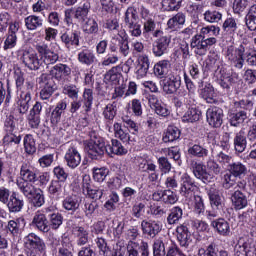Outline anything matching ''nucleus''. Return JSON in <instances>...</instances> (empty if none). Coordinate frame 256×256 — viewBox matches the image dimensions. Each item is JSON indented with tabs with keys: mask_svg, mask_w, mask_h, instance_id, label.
Segmentation results:
<instances>
[{
	"mask_svg": "<svg viewBox=\"0 0 256 256\" xmlns=\"http://www.w3.org/2000/svg\"><path fill=\"white\" fill-rule=\"evenodd\" d=\"M179 137H181V130H179L177 126H168L163 134L162 141L164 143H173V141H177Z\"/></svg>",
	"mask_w": 256,
	"mask_h": 256,
	"instance_id": "a18cd8bd",
	"label": "nucleus"
},
{
	"mask_svg": "<svg viewBox=\"0 0 256 256\" xmlns=\"http://www.w3.org/2000/svg\"><path fill=\"white\" fill-rule=\"evenodd\" d=\"M223 117H225L223 109L217 106H212L206 111V121L210 127L215 129H219L223 125Z\"/></svg>",
	"mask_w": 256,
	"mask_h": 256,
	"instance_id": "9d476101",
	"label": "nucleus"
},
{
	"mask_svg": "<svg viewBox=\"0 0 256 256\" xmlns=\"http://www.w3.org/2000/svg\"><path fill=\"white\" fill-rule=\"evenodd\" d=\"M210 225L214 228L216 233L222 237H229L231 234V226L229 225V222L225 220V218L215 219L210 223Z\"/></svg>",
	"mask_w": 256,
	"mask_h": 256,
	"instance_id": "c85d7f7f",
	"label": "nucleus"
},
{
	"mask_svg": "<svg viewBox=\"0 0 256 256\" xmlns=\"http://www.w3.org/2000/svg\"><path fill=\"white\" fill-rule=\"evenodd\" d=\"M188 155L198 159H205V157H209V149L201 144H194L188 148Z\"/></svg>",
	"mask_w": 256,
	"mask_h": 256,
	"instance_id": "37998d69",
	"label": "nucleus"
},
{
	"mask_svg": "<svg viewBox=\"0 0 256 256\" xmlns=\"http://www.w3.org/2000/svg\"><path fill=\"white\" fill-rule=\"evenodd\" d=\"M156 38L157 39L152 44V53L154 57H163V55L169 51V45H171V36L161 35Z\"/></svg>",
	"mask_w": 256,
	"mask_h": 256,
	"instance_id": "f8f14e48",
	"label": "nucleus"
},
{
	"mask_svg": "<svg viewBox=\"0 0 256 256\" xmlns=\"http://www.w3.org/2000/svg\"><path fill=\"white\" fill-rule=\"evenodd\" d=\"M233 145L236 153H243L247 149V134L244 129L235 134Z\"/></svg>",
	"mask_w": 256,
	"mask_h": 256,
	"instance_id": "72a5a7b5",
	"label": "nucleus"
},
{
	"mask_svg": "<svg viewBox=\"0 0 256 256\" xmlns=\"http://www.w3.org/2000/svg\"><path fill=\"white\" fill-rule=\"evenodd\" d=\"M102 115L106 121H113L115 119V116L117 115V102H112L107 104L103 108Z\"/></svg>",
	"mask_w": 256,
	"mask_h": 256,
	"instance_id": "4d7b16f0",
	"label": "nucleus"
},
{
	"mask_svg": "<svg viewBox=\"0 0 256 256\" xmlns=\"http://www.w3.org/2000/svg\"><path fill=\"white\" fill-rule=\"evenodd\" d=\"M206 169H208L209 175H221L223 168L214 159L210 158L206 162Z\"/></svg>",
	"mask_w": 256,
	"mask_h": 256,
	"instance_id": "0e129e2a",
	"label": "nucleus"
},
{
	"mask_svg": "<svg viewBox=\"0 0 256 256\" xmlns=\"http://www.w3.org/2000/svg\"><path fill=\"white\" fill-rule=\"evenodd\" d=\"M86 151L91 159L99 161V159H103V155H105V151H107V146H105L103 138L95 137L87 142Z\"/></svg>",
	"mask_w": 256,
	"mask_h": 256,
	"instance_id": "20e7f679",
	"label": "nucleus"
},
{
	"mask_svg": "<svg viewBox=\"0 0 256 256\" xmlns=\"http://www.w3.org/2000/svg\"><path fill=\"white\" fill-rule=\"evenodd\" d=\"M186 16L183 12H178L172 18H170L167 22L168 29L171 31H179L183 25H185Z\"/></svg>",
	"mask_w": 256,
	"mask_h": 256,
	"instance_id": "79ce46f5",
	"label": "nucleus"
},
{
	"mask_svg": "<svg viewBox=\"0 0 256 256\" xmlns=\"http://www.w3.org/2000/svg\"><path fill=\"white\" fill-rule=\"evenodd\" d=\"M60 41L66 49L79 47L81 45V31L67 28L64 32H61Z\"/></svg>",
	"mask_w": 256,
	"mask_h": 256,
	"instance_id": "423d86ee",
	"label": "nucleus"
},
{
	"mask_svg": "<svg viewBox=\"0 0 256 256\" xmlns=\"http://www.w3.org/2000/svg\"><path fill=\"white\" fill-rule=\"evenodd\" d=\"M234 251L236 256H253L251 253V240L244 242L242 245L237 244Z\"/></svg>",
	"mask_w": 256,
	"mask_h": 256,
	"instance_id": "bf43d9fd",
	"label": "nucleus"
},
{
	"mask_svg": "<svg viewBox=\"0 0 256 256\" xmlns=\"http://www.w3.org/2000/svg\"><path fill=\"white\" fill-rule=\"evenodd\" d=\"M138 171L141 173H148V183H157L159 181V172L157 171V165L151 160L145 158H138Z\"/></svg>",
	"mask_w": 256,
	"mask_h": 256,
	"instance_id": "39448f33",
	"label": "nucleus"
},
{
	"mask_svg": "<svg viewBox=\"0 0 256 256\" xmlns=\"http://www.w3.org/2000/svg\"><path fill=\"white\" fill-rule=\"evenodd\" d=\"M19 27V22L17 21L10 23L8 33L4 41V51L13 49L17 45V33H19Z\"/></svg>",
	"mask_w": 256,
	"mask_h": 256,
	"instance_id": "6ab92c4d",
	"label": "nucleus"
},
{
	"mask_svg": "<svg viewBox=\"0 0 256 256\" xmlns=\"http://www.w3.org/2000/svg\"><path fill=\"white\" fill-rule=\"evenodd\" d=\"M50 75L56 81H63L71 75V68L67 64L59 63L50 69Z\"/></svg>",
	"mask_w": 256,
	"mask_h": 256,
	"instance_id": "b1692460",
	"label": "nucleus"
},
{
	"mask_svg": "<svg viewBox=\"0 0 256 256\" xmlns=\"http://www.w3.org/2000/svg\"><path fill=\"white\" fill-rule=\"evenodd\" d=\"M20 193H22V195H24V197L30 201L33 207L39 208L45 205V194L43 190L37 188V186L28 188V190H23Z\"/></svg>",
	"mask_w": 256,
	"mask_h": 256,
	"instance_id": "1a4fd4ad",
	"label": "nucleus"
},
{
	"mask_svg": "<svg viewBox=\"0 0 256 256\" xmlns=\"http://www.w3.org/2000/svg\"><path fill=\"white\" fill-rule=\"evenodd\" d=\"M73 235L76 237V244L78 247H83L89 243V230L82 226H75L73 228Z\"/></svg>",
	"mask_w": 256,
	"mask_h": 256,
	"instance_id": "c9c22d12",
	"label": "nucleus"
},
{
	"mask_svg": "<svg viewBox=\"0 0 256 256\" xmlns=\"http://www.w3.org/2000/svg\"><path fill=\"white\" fill-rule=\"evenodd\" d=\"M23 146L24 151L27 153V155H34V153L37 152V145L35 143V138H33V135L26 134L23 138Z\"/></svg>",
	"mask_w": 256,
	"mask_h": 256,
	"instance_id": "864d4df0",
	"label": "nucleus"
},
{
	"mask_svg": "<svg viewBox=\"0 0 256 256\" xmlns=\"http://www.w3.org/2000/svg\"><path fill=\"white\" fill-rule=\"evenodd\" d=\"M24 247L26 253H37L38 255L39 251H44L46 249L43 239L35 233H29L24 237Z\"/></svg>",
	"mask_w": 256,
	"mask_h": 256,
	"instance_id": "0eeeda50",
	"label": "nucleus"
},
{
	"mask_svg": "<svg viewBox=\"0 0 256 256\" xmlns=\"http://www.w3.org/2000/svg\"><path fill=\"white\" fill-rule=\"evenodd\" d=\"M32 227H35V229H38L41 233H49L50 226L47 216L42 212H36L32 220Z\"/></svg>",
	"mask_w": 256,
	"mask_h": 256,
	"instance_id": "bb28decb",
	"label": "nucleus"
},
{
	"mask_svg": "<svg viewBox=\"0 0 256 256\" xmlns=\"http://www.w3.org/2000/svg\"><path fill=\"white\" fill-rule=\"evenodd\" d=\"M89 11H91V3L84 2L82 6L76 8L74 17L75 19H78V21H85L89 15Z\"/></svg>",
	"mask_w": 256,
	"mask_h": 256,
	"instance_id": "5fc2aeb1",
	"label": "nucleus"
},
{
	"mask_svg": "<svg viewBox=\"0 0 256 256\" xmlns=\"http://www.w3.org/2000/svg\"><path fill=\"white\" fill-rule=\"evenodd\" d=\"M77 60L81 65H86V67H91L93 63H96L97 56L95 52L89 48H84L80 50L77 54Z\"/></svg>",
	"mask_w": 256,
	"mask_h": 256,
	"instance_id": "cd10ccee",
	"label": "nucleus"
},
{
	"mask_svg": "<svg viewBox=\"0 0 256 256\" xmlns=\"http://www.w3.org/2000/svg\"><path fill=\"white\" fill-rule=\"evenodd\" d=\"M24 25L27 31H37L43 27V18L37 15H29L24 19Z\"/></svg>",
	"mask_w": 256,
	"mask_h": 256,
	"instance_id": "4c0bfd02",
	"label": "nucleus"
},
{
	"mask_svg": "<svg viewBox=\"0 0 256 256\" xmlns=\"http://www.w3.org/2000/svg\"><path fill=\"white\" fill-rule=\"evenodd\" d=\"M230 173L234 175L237 179H243L248 173L247 166L241 162H234L229 165Z\"/></svg>",
	"mask_w": 256,
	"mask_h": 256,
	"instance_id": "c03bdc74",
	"label": "nucleus"
},
{
	"mask_svg": "<svg viewBox=\"0 0 256 256\" xmlns=\"http://www.w3.org/2000/svg\"><path fill=\"white\" fill-rule=\"evenodd\" d=\"M49 218V227L50 229H59L61 225H63V215H61L59 212L52 213L48 215Z\"/></svg>",
	"mask_w": 256,
	"mask_h": 256,
	"instance_id": "e2e57ef3",
	"label": "nucleus"
},
{
	"mask_svg": "<svg viewBox=\"0 0 256 256\" xmlns=\"http://www.w3.org/2000/svg\"><path fill=\"white\" fill-rule=\"evenodd\" d=\"M67 105H68L67 98L60 100L56 104V106L53 109V111L51 112V116H50V121H51L52 125H57V123H59V121H61V116L67 110Z\"/></svg>",
	"mask_w": 256,
	"mask_h": 256,
	"instance_id": "2f4dec72",
	"label": "nucleus"
},
{
	"mask_svg": "<svg viewBox=\"0 0 256 256\" xmlns=\"http://www.w3.org/2000/svg\"><path fill=\"white\" fill-rule=\"evenodd\" d=\"M152 199L153 201H162L165 205H175L179 201V196L171 189L157 190L152 194Z\"/></svg>",
	"mask_w": 256,
	"mask_h": 256,
	"instance_id": "f3484780",
	"label": "nucleus"
},
{
	"mask_svg": "<svg viewBox=\"0 0 256 256\" xmlns=\"http://www.w3.org/2000/svg\"><path fill=\"white\" fill-rule=\"evenodd\" d=\"M39 178L37 177V170H35L31 165L23 163L20 167V176L16 180V185L20 192L27 191L35 187L34 183H37Z\"/></svg>",
	"mask_w": 256,
	"mask_h": 256,
	"instance_id": "7ed1b4c3",
	"label": "nucleus"
},
{
	"mask_svg": "<svg viewBox=\"0 0 256 256\" xmlns=\"http://www.w3.org/2000/svg\"><path fill=\"white\" fill-rule=\"evenodd\" d=\"M14 81L19 95L16 102L17 109L21 115H25L29 111V107H31L30 103L33 93H35V83L31 81L25 82V73L21 69L15 70Z\"/></svg>",
	"mask_w": 256,
	"mask_h": 256,
	"instance_id": "f257e3e1",
	"label": "nucleus"
},
{
	"mask_svg": "<svg viewBox=\"0 0 256 256\" xmlns=\"http://www.w3.org/2000/svg\"><path fill=\"white\" fill-rule=\"evenodd\" d=\"M92 173L94 181H97L98 183H103V181L107 179V175H109V169H107L106 167L93 168Z\"/></svg>",
	"mask_w": 256,
	"mask_h": 256,
	"instance_id": "338daca9",
	"label": "nucleus"
},
{
	"mask_svg": "<svg viewBox=\"0 0 256 256\" xmlns=\"http://www.w3.org/2000/svg\"><path fill=\"white\" fill-rule=\"evenodd\" d=\"M122 123L127 127L128 131L133 135H137L139 133V124H137L131 117L128 115L122 116Z\"/></svg>",
	"mask_w": 256,
	"mask_h": 256,
	"instance_id": "69168bd1",
	"label": "nucleus"
},
{
	"mask_svg": "<svg viewBox=\"0 0 256 256\" xmlns=\"http://www.w3.org/2000/svg\"><path fill=\"white\" fill-rule=\"evenodd\" d=\"M181 89V75L172 72L164 79L163 91L167 95H173Z\"/></svg>",
	"mask_w": 256,
	"mask_h": 256,
	"instance_id": "ddd939ff",
	"label": "nucleus"
},
{
	"mask_svg": "<svg viewBox=\"0 0 256 256\" xmlns=\"http://www.w3.org/2000/svg\"><path fill=\"white\" fill-rule=\"evenodd\" d=\"M249 119V114L247 111L240 110L229 114V123L231 127H241L245 121Z\"/></svg>",
	"mask_w": 256,
	"mask_h": 256,
	"instance_id": "e433bc0d",
	"label": "nucleus"
},
{
	"mask_svg": "<svg viewBox=\"0 0 256 256\" xmlns=\"http://www.w3.org/2000/svg\"><path fill=\"white\" fill-rule=\"evenodd\" d=\"M83 109L84 113H91V109H93V89L91 88H85L83 95Z\"/></svg>",
	"mask_w": 256,
	"mask_h": 256,
	"instance_id": "603ef678",
	"label": "nucleus"
},
{
	"mask_svg": "<svg viewBox=\"0 0 256 256\" xmlns=\"http://www.w3.org/2000/svg\"><path fill=\"white\" fill-rule=\"evenodd\" d=\"M176 233L177 241L180 243L181 247L191 245V233L189 232V228H187V226H178L176 228Z\"/></svg>",
	"mask_w": 256,
	"mask_h": 256,
	"instance_id": "f704fd0d",
	"label": "nucleus"
},
{
	"mask_svg": "<svg viewBox=\"0 0 256 256\" xmlns=\"http://www.w3.org/2000/svg\"><path fill=\"white\" fill-rule=\"evenodd\" d=\"M106 153L109 155H126L127 149L117 139L111 140V145L106 146Z\"/></svg>",
	"mask_w": 256,
	"mask_h": 256,
	"instance_id": "de8ad7c7",
	"label": "nucleus"
},
{
	"mask_svg": "<svg viewBox=\"0 0 256 256\" xmlns=\"http://www.w3.org/2000/svg\"><path fill=\"white\" fill-rule=\"evenodd\" d=\"M183 0H162V8L164 11H179Z\"/></svg>",
	"mask_w": 256,
	"mask_h": 256,
	"instance_id": "774afa93",
	"label": "nucleus"
},
{
	"mask_svg": "<svg viewBox=\"0 0 256 256\" xmlns=\"http://www.w3.org/2000/svg\"><path fill=\"white\" fill-rule=\"evenodd\" d=\"M20 60L29 69V71H39L42 62L35 52L24 51Z\"/></svg>",
	"mask_w": 256,
	"mask_h": 256,
	"instance_id": "a211bd4d",
	"label": "nucleus"
},
{
	"mask_svg": "<svg viewBox=\"0 0 256 256\" xmlns=\"http://www.w3.org/2000/svg\"><path fill=\"white\" fill-rule=\"evenodd\" d=\"M137 22V9L133 6H129L124 14L125 27L134 25Z\"/></svg>",
	"mask_w": 256,
	"mask_h": 256,
	"instance_id": "6e6d98bb",
	"label": "nucleus"
},
{
	"mask_svg": "<svg viewBox=\"0 0 256 256\" xmlns=\"http://www.w3.org/2000/svg\"><path fill=\"white\" fill-rule=\"evenodd\" d=\"M149 56L143 54L138 57V65L136 70V79H143L147 77V73L149 72Z\"/></svg>",
	"mask_w": 256,
	"mask_h": 256,
	"instance_id": "473e14b6",
	"label": "nucleus"
},
{
	"mask_svg": "<svg viewBox=\"0 0 256 256\" xmlns=\"http://www.w3.org/2000/svg\"><path fill=\"white\" fill-rule=\"evenodd\" d=\"M156 27L157 24H155V21L153 19H147L143 23L142 35H144V37H147L149 33H152L153 37H161V35H163V31L156 29Z\"/></svg>",
	"mask_w": 256,
	"mask_h": 256,
	"instance_id": "a19ab883",
	"label": "nucleus"
},
{
	"mask_svg": "<svg viewBox=\"0 0 256 256\" xmlns=\"http://www.w3.org/2000/svg\"><path fill=\"white\" fill-rule=\"evenodd\" d=\"M231 202L235 211H241V209H245V207L249 205L247 196L237 188H235V191L231 194Z\"/></svg>",
	"mask_w": 256,
	"mask_h": 256,
	"instance_id": "a878e982",
	"label": "nucleus"
},
{
	"mask_svg": "<svg viewBox=\"0 0 256 256\" xmlns=\"http://www.w3.org/2000/svg\"><path fill=\"white\" fill-rule=\"evenodd\" d=\"M220 77L218 79V83L222 89L229 91L231 89V85L239 79V74L237 72L228 73L227 71L220 69L219 70Z\"/></svg>",
	"mask_w": 256,
	"mask_h": 256,
	"instance_id": "4be33fe9",
	"label": "nucleus"
},
{
	"mask_svg": "<svg viewBox=\"0 0 256 256\" xmlns=\"http://www.w3.org/2000/svg\"><path fill=\"white\" fill-rule=\"evenodd\" d=\"M190 167L196 179H199L200 181H202V183H211L213 176L209 174V172L207 171V166H205V164L193 160L190 163Z\"/></svg>",
	"mask_w": 256,
	"mask_h": 256,
	"instance_id": "2eb2a0df",
	"label": "nucleus"
},
{
	"mask_svg": "<svg viewBox=\"0 0 256 256\" xmlns=\"http://www.w3.org/2000/svg\"><path fill=\"white\" fill-rule=\"evenodd\" d=\"M220 31H221V28L215 25H210V26L202 27L198 35L202 39L206 40L210 45H217V37H219Z\"/></svg>",
	"mask_w": 256,
	"mask_h": 256,
	"instance_id": "aec40b11",
	"label": "nucleus"
},
{
	"mask_svg": "<svg viewBox=\"0 0 256 256\" xmlns=\"http://www.w3.org/2000/svg\"><path fill=\"white\" fill-rule=\"evenodd\" d=\"M183 219V208L179 206H174L170 209L167 217L168 225H177L179 221Z\"/></svg>",
	"mask_w": 256,
	"mask_h": 256,
	"instance_id": "09e8293b",
	"label": "nucleus"
},
{
	"mask_svg": "<svg viewBox=\"0 0 256 256\" xmlns=\"http://www.w3.org/2000/svg\"><path fill=\"white\" fill-rule=\"evenodd\" d=\"M247 49L248 47L245 43H241L238 46L230 45L226 48L225 58L234 69L241 71L245 67V53H247Z\"/></svg>",
	"mask_w": 256,
	"mask_h": 256,
	"instance_id": "f03ea898",
	"label": "nucleus"
},
{
	"mask_svg": "<svg viewBox=\"0 0 256 256\" xmlns=\"http://www.w3.org/2000/svg\"><path fill=\"white\" fill-rule=\"evenodd\" d=\"M36 51L44 65H55L59 61V54L49 49V45L45 43L36 45Z\"/></svg>",
	"mask_w": 256,
	"mask_h": 256,
	"instance_id": "6e6552de",
	"label": "nucleus"
},
{
	"mask_svg": "<svg viewBox=\"0 0 256 256\" xmlns=\"http://www.w3.org/2000/svg\"><path fill=\"white\" fill-rule=\"evenodd\" d=\"M207 195L209 197L210 205L214 211H221L225 207V202H223V198H221L217 189L213 187L208 189Z\"/></svg>",
	"mask_w": 256,
	"mask_h": 256,
	"instance_id": "7c9ffc66",
	"label": "nucleus"
},
{
	"mask_svg": "<svg viewBox=\"0 0 256 256\" xmlns=\"http://www.w3.org/2000/svg\"><path fill=\"white\" fill-rule=\"evenodd\" d=\"M80 89L75 84H65L62 87V93L67 95L69 99H79Z\"/></svg>",
	"mask_w": 256,
	"mask_h": 256,
	"instance_id": "052dcab7",
	"label": "nucleus"
},
{
	"mask_svg": "<svg viewBox=\"0 0 256 256\" xmlns=\"http://www.w3.org/2000/svg\"><path fill=\"white\" fill-rule=\"evenodd\" d=\"M64 161L69 169H77L81 165V153L77 148L70 147L66 150Z\"/></svg>",
	"mask_w": 256,
	"mask_h": 256,
	"instance_id": "412c9836",
	"label": "nucleus"
},
{
	"mask_svg": "<svg viewBox=\"0 0 256 256\" xmlns=\"http://www.w3.org/2000/svg\"><path fill=\"white\" fill-rule=\"evenodd\" d=\"M112 45H117L120 55L127 57L131 50L129 49V41L127 40V32L125 30L118 31L117 35H114L111 39Z\"/></svg>",
	"mask_w": 256,
	"mask_h": 256,
	"instance_id": "4468645a",
	"label": "nucleus"
},
{
	"mask_svg": "<svg viewBox=\"0 0 256 256\" xmlns=\"http://www.w3.org/2000/svg\"><path fill=\"white\" fill-rule=\"evenodd\" d=\"M169 67H171V63L169 60H160L154 65V75L158 77V79H163L167 73H169Z\"/></svg>",
	"mask_w": 256,
	"mask_h": 256,
	"instance_id": "49530a36",
	"label": "nucleus"
},
{
	"mask_svg": "<svg viewBox=\"0 0 256 256\" xmlns=\"http://www.w3.org/2000/svg\"><path fill=\"white\" fill-rule=\"evenodd\" d=\"M141 229L143 235H148V237L153 239L161 232V224L155 220H143L141 222Z\"/></svg>",
	"mask_w": 256,
	"mask_h": 256,
	"instance_id": "5701e85b",
	"label": "nucleus"
},
{
	"mask_svg": "<svg viewBox=\"0 0 256 256\" xmlns=\"http://www.w3.org/2000/svg\"><path fill=\"white\" fill-rule=\"evenodd\" d=\"M201 119V111L197 108H189L188 111L182 117L184 123H195Z\"/></svg>",
	"mask_w": 256,
	"mask_h": 256,
	"instance_id": "13d9d810",
	"label": "nucleus"
},
{
	"mask_svg": "<svg viewBox=\"0 0 256 256\" xmlns=\"http://www.w3.org/2000/svg\"><path fill=\"white\" fill-rule=\"evenodd\" d=\"M238 28L239 26L237 25V19L233 17L226 18L222 25L225 35H229V37H233V35L237 33Z\"/></svg>",
	"mask_w": 256,
	"mask_h": 256,
	"instance_id": "8fccbe9b",
	"label": "nucleus"
},
{
	"mask_svg": "<svg viewBox=\"0 0 256 256\" xmlns=\"http://www.w3.org/2000/svg\"><path fill=\"white\" fill-rule=\"evenodd\" d=\"M191 49H194L195 55L203 57L207 55L209 47H213L208 41L204 40L199 34H196L192 37L190 42Z\"/></svg>",
	"mask_w": 256,
	"mask_h": 256,
	"instance_id": "dca6fc26",
	"label": "nucleus"
},
{
	"mask_svg": "<svg viewBox=\"0 0 256 256\" xmlns=\"http://www.w3.org/2000/svg\"><path fill=\"white\" fill-rule=\"evenodd\" d=\"M202 99L208 103H215V89L211 84L206 85L200 92Z\"/></svg>",
	"mask_w": 256,
	"mask_h": 256,
	"instance_id": "680f3d73",
	"label": "nucleus"
},
{
	"mask_svg": "<svg viewBox=\"0 0 256 256\" xmlns=\"http://www.w3.org/2000/svg\"><path fill=\"white\" fill-rule=\"evenodd\" d=\"M80 205L81 201L79 200V197H77V195L67 196L62 201L63 209H65V211H72V213H75V211L79 209Z\"/></svg>",
	"mask_w": 256,
	"mask_h": 256,
	"instance_id": "ea45409f",
	"label": "nucleus"
},
{
	"mask_svg": "<svg viewBox=\"0 0 256 256\" xmlns=\"http://www.w3.org/2000/svg\"><path fill=\"white\" fill-rule=\"evenodd\" d=\"M196 190L195 180L189 174L184 173L180 178V195L186 199H191Z\"/></svg>",
	"mask_w": 256,
	"mask_h": 256,
	"instance_id": "9b49d317",
	"label": "nucleus"
},
{
	"mask_svg": "<svg viewBox=\"0 0 256 256\" xmlns=\"http://www.w3.org/2000/svg\"><path fill=\"white\" fill-rule=\"evenodd\" d=\"M9 213H21L23 211V207H25V200L17 193L13 192L6 202Z\"/></svg>",
	"mask_w": 256,
	"mask_h": 256,
	"instance_id": "393cba45",
	"label": "nucleus"
},
{
	"mask_svg": "<svg viewBox=\"0 0 256 256\" xmlns=\"http://www.w3.org/2000/svg\"><path fill=\"white\" fill-rule=\"evenodd\" d=\"M123 71V66L117 65L112 67L108 72H106L104 79L107 83H113V85H117L121 79V72Z\"/></svg>",
	"mask_w": 256,
	"mask_h": 256,
	"instance_id": "58836bf2",
	"label": "nucleus"
},
{
	"mask_svg": "<svg viewBox=\"0 0 256 256\" xmlns=\"http://www.w3.org/2000/svg\"><path fill=\"white\" fill-rule=\"evenodd\" d=\"M63 189H65V183L59 182V180H51L48 186V193L51 197L59 199L63 193Z\"/></svg>",
	"mask_w": 256,
	"mask_h": 256,
	"instance_id": "3c124183",
	"label": "nucleus"
},
{
	"mask_svg": "<svg viewBox=\"0 0 256 256\" xmlns=\"http://www.w3.org/2000/svg\"><path fill=\"white\" fill-rule=\"evenodd\" d=\"M90 180L84 179L82 183V191L84 195L90 197V199H101L105 195V190L102 188H95L89 183Z\"/></svg>",
	"mask_w": 256,
	"mask_h": 256,
	"instance_id": "c756f323",
	"label": "nucleus"
}]
</instances>
